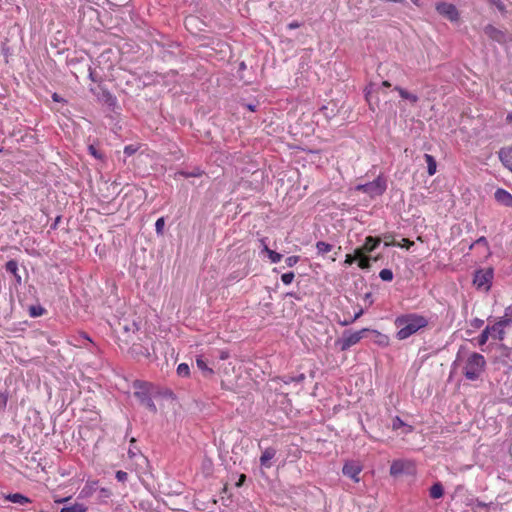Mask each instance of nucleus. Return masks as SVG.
<instances>
[{"mask_svg":"<svg viewBox=\"0 0 512 512\" xmlns=\"http://www.w3.org/2000/svg\"><path fill=\"white\" fill-rule=\"evenodd\" d=\"M395 326L399 329L396 333L398 340H404L428 325V319L417 313H407L396 317Z\"/></svg>","mask_w":512,"mask_h":512,"instance_id":"obj_1","label":"nucleus"},{"mask_svg":"<svg viewBox=\"0 0 512 512\" xmlns=\"http://www.w3.org/2000/svg\"><path fill=\"white\" fill-rule=\"evenodd\" d=\"M486 366V360L480 353L473 352L469 355L463 368V374L466 379L475 381L477 380Z\"/></svg>","mask_w":512,"mask_h":512,"instance_id":"obj_2","label":"nucleus"},{"mask_svg":"<svg viewBox=\"0 0 512 512\" xmlns=\"http://www.w3.org/2000/svg\"><path fill=\"white\" fill-rule=\"evenodd\" d=\"M133 387L135 389L134 396L138 399L140 404L155 414L157 412V407L151 397V384L145 381L135 380L133 382Z\"/></svg>","mask_w":512,"mask_h":512,"instance_id":"obj_3","label":"nucleus"},{"mask_svg":"<svg viewBox=\"0 0 512 512\" xmlns=\"http://www.w3.org/2000/svg\"><path fill=\"white\" fill-rule=\"evenodd\" d=\"M369 328H363L359 331L352 332L351 330L343 331L342 337L337 339L335 345L341 351H347L350 347L356 345L361 339L368 337Z\"/></svg>","mask_w":512,"mask_h":512,"instance_id":"obj_4","label":"nucleus"},{"mask_svg":"<svg viewBox=\"0 0 512 512\" xmlns=\"http://www.w3.org/2000/svg\"><path fill=\"white\" fill-rule=\"evenodd\" d=\"M387 189L386 179L378 176L371 182L359 184L356 186L357 191L368 194L370 197L381 196Z\"/></svg>","mask_w":512,"mask_h":512,"instance_id":"obj_5","label":"nucleus"},{"mask_svg":"<svg viewBox=\"0 0 512 512\" xmlns=\"http://www.w3.org/2000/svg\"><path fill=\"white\" fill-rule=\"evenodd\" d=\"M493 269H478L474 273L473 284L477 287V289H484L488 291L492 284L493 279Z\"/></svg>","mask_w":512,"mask_h":512,"instance_id":"obj_6","label":"nucleus"},{"mask_svg":"<svg viewBox=\"0 0 512 512\" xmlns=\"http://www.w3.org/2000/svg\"><path fill=\"white\" fill-rule=\"evenodd\" d=\"M414 475L415 465L410 461L395 460L390 466V475L393 477H399L401 475Z\"/></svg>","mask_w":512,"mask_h":512,"instance_id":"obj_7","label":"nucleus"},{"mask_svg":"<svg viewBox=\"0 0 512 512\" xmlns=\"http://www.w3.org/2000/svg\"><path fill=\"white\" fill-rule=\"evenodd\" d=\"M435 9L442 17L451 22H456L459 20L458 9L452 3L438 2L436 3Z\"/></svg>","mask_w":512,"mask_h":512,"instance_id":"obj_8","label":"nucleus"},{"mask_svg":"<svg viewBox=\"0 0 512 512\" xmlns=\"http://www.w3.org/2000/svg\"><path fill=\"white\" fill-rule=\"evenodd\" d=\"M484 33L494 42H497L498 44L504 45L508 41L507 33L505 31H502L492 24H487L484 27Z\"/></svg>","mask_w":512,"mask_h":512,"instance_id":"obj_9","label":"nucleus"},{"mask_svg":"<svg viewBox=\"0 0 512 512\" xmlns=\"http://www.w3.org/2000/svg\"><path fill=\"white\" fill-rule=\"evenodd\" d=\"M362 471V467L354 462L348 461L343 465L342 473L344 476L351 478L354 482H359V474Z\"/></svg>","mask_w":512,"mask_h":512,"instance_id":"obj_10","label":"nucleus"},{"mask_svg":"<svg viewBox=\"0 0 512 512\" xmlns=\"http://www.w3.org/2000/svg\"><path fill=\"white\" fill-rule=\"evenodd\" d=\"M495 200L505 206L512 207V194L503 188H498L494 193Z\"/></svg>","mask_w":512,"mask_h":512,"instance_id":"obj_11","label":"nucleus"},{"mask_svg":"<svg viewBox=\"0 0 512 512\" xmlns=\"http://www.w3.org/2000/svg\"><path fill=\"white\" fill-rule=\"evenodd\" d=\"M368 337L380 347H387L389 345V337L377 330L369 329Z\"/></svg>","mask_w":512,"mask_h":512,"instance_id":"obj_12","label":"nucleus"},{"mask_svg":"<svg viewBox=\"0 0 512 512\" xmlns=\"http://www.w3.org/2000/svg\"><path fill=\"white\" fill-rule=\"evenodd\" d=\"M5 270L14 276L16 286L22 284V277L18 273V262L15 259L6 262Z\"/></svg>","mask_w":512,"mask_h":512,"instance_id":"obj_13","label":"nucleus"},{"mask_svg":"<svg viewBox=\"0 0 512 512\" xmlns=\"http://www.w3.org/2000/svg\"><path fill=\"white\" fill-rule=\"evenodd\" d=\"M276 452V449L273 447L266 448L260 456V465L265 468H270L272 466L271 460L275 457Z\"/></svg>","mask_w":512,"mask_h":512,"instance_id":"obj_14","label":"nucleus"},{"mask_svg":"<svg viewBox=\"0 0 512 512\" xmlns=\"http://www.w3.org/2000/svg\"><path fill=\"white\" fill-rule=\"evenodd\" d=\"M502 164L512 172V147H503L499 151Z\"/></svg>","mask_w":512,"mask_h":512,"instance_id":"obj_15","label":"nucleus"},{"mask_svg":"<svg viewBox=\"0 0 512 512\" xmlns=\"http://www.w3.org/2000/svg\"><path fill=\"white\" fill-rule=\"evenodd\" d=\"M99 100L103 101L109 107H114L117 104L116 97L107 89L101 88V92L98 95Z\"/></svg>","mask_w":512,"mask_h":512,"instance_id":"obj_16","label":"nucleus"},{"mask_svg":"<svg viewBox=\"0 0 512 512\" xmlns=\"http://www.w3.org/2000/svg\"><path fill=\"white\" fill-rule=\"evenodd\" d=\"M487 329H490V336L493 339L504 340L505 338V330L501 327V324L494 323L493 325H487Z\"/></svg>","mask_w":512,"mask_h":512,"instance_id":"obj_17","label":"nucleus"},{"mask_svg":"<svg viewBox=\"0 0 512 512\" xmlns=\"http://www.w3.org/2000/svg\"><path fill=\"white\" fill-rule=\"evenodd\" d=\"M5 499L22 506L31 503V499L21 493L8 494L5 496Z\"/></svg>","mask_w":512,"mask_h":512,"instance_id":"obj_18","label":"nucleus"},{"mask_svg":"<svg viewBox=\"0 0 512 512\" xmlns=\"http://www.w3.org/2000/svg\"><path fill=\"white\" fill-rule=\"evenodd\" d=\"M468 505L471 506L473 512H488V508L493 505V502L485 503L479 499L472 500Z\"/></svg>","mask_w":512,"mask_h":512,"instance_id":"obj_19","label":"nucleus"},{"mask_svg":"<svg viewBox=\"0 0 512 512\" xmlns=\"http://www.w3.org/2000/svg\"><path fill=\"white\" fill-rule=\"evenodd\" d=\"M87 506L82 503H72V504H65L61 509L60 512H86Z\"/></svg>","mask_w":512,"mask_h":512,"instance_id":"obj_20","label":"nucleus"},{"mask_svg":"<svg viewBox=\"0 0 512 512\" xmlns=\"http://www.w3.org/2000/svg\"><path fill=\"white\" fill-rule=\"evenodd\" d=\"M424 159L427 163V173L429 176H433L437 171L436 159L430 154H424Z\"/></svg>","mask_w":512,"mask_h":512,"instance_id":"obj_21","label":"nucleus"},{"mask_svg":"<svg viewBox=\"0 0 512 512\" xmlns=\"http://www.w3.org/2000/svg\"><path fill=\"white\" fill-rule=\"evenodd\" d=\"M429 493L431 498L439 499L444 495V487L440 482H436L430 487Z\"/></svg>","mask_w":512,"mask_h":512,"instance_id":"obj_22","label":"nucleus"},{"mask_svg":"<svg viewBox=\"0 0 512 512\" xmlns=\"http://www.w3.org/2000/svg\"><path fill=\"white\" fill-rule=\"evenodd\" d=\"M379 244H380L379 239L372 237V236H368V237H366L365 243L362 247H364L367 252H372L379 246Z\"/></svg>","mask_w":512,"mask_h":512,"instance_id":"obj_23","label":"nucleus"},{"mask_svg":"<svg viewBox=\"0 0 512 512\" xmlns=\"http://www.w3.org/2000/svg\"><path fill=\"white\" fill-rule=\"evenodd\" d=\"M201 469L205 477L212 475L213 473V462L210 458L204 457L201 464Z\"/></svg>","mask_w":512,"mask_h":512,"instance_id":"obj_24","label":"nucleus"},{"mask_svg":"<svg viewBox=\"0 0 512 512\" xmlns=\"http://www.w3.org/2000/svg\"><path fill=\"white\" fill-rule=\"evenodd\" d=\"M29 316L32 318H36L39 316H42L46 313V309L42 307L40 304L38 305H31L28 309Z\"/></svg>","mask_w":512,"mask_h":512,"instance_id":"obj_25","label":"nucleus"},{"mask_svg":"<svg viewBox=\"0 0 512 512\" xmlns=\"http://www.w3.org/2000/svg\"><path fill=\"white\" fill-rule=\"evenodd\" d=\"M196 364H197V367L203 371L205 376H210L214 373V371L208 367L205 360H203L201 357L196 359Z\"/></svg>","mask_w":512,"mask_h":512,"instance_id":"obj_26","label":"nucleus"},{"mask_svg":"<svg viewBox=\"0 0 512 512\" xmlns=\"http://www.w3.org/2000/svg\"><path fill=\"white\" fill-rule=\"evenodd\" d=\"M316 248H317L318 254L324 255V254L330 252L332 250L333 246L324 241H318L316 243Z\"/></svg>","mask_w":512,"mask_h":512,"instance_id":"obj_27","label":"nucleus"},{"mask_svg":"<svg viewBox=\"0 0 512 512\" xmlns=\"http://www.w3.org/2000/svg\"><path fill=\"white\" fill-rule=\"evenodd\" d=\"M264 251L268 254V257L269 259L271 260L272 263H278L281 261L282 259V254L274 251V250H271L269 249L266 245L264 246Z\"/></svg>","mask_w":512,"mask_h":512,"instance_id":"obj_28","label":"nucleus"},{"mask_svg":"<svg viewBox=\"0 0 512 512\" xmlns=\"http://www.w3.org/2000/svg\"><path fill=\"white\" fill-rule=\"evenodd\" d=\"M379 277L382 281L390 282L393 280L394 274L391 269L384 268L380 271Z\"/></svg>","mask_w":512,"mask_h":512,"instance_id":"obj_29","label":"nucleus"},{"mask_svg":"<svg viewBox=\"0 0 512 512\" xmlns=\"http://www.w3.org/2000/svg\"><path fill=\"white\" fill-rule=\"evenodd\" d=\"M306 376L305 374L301 373L295 377L293 376H284L283 377V382L285 384H290L292 382H297V383H300V382H303L305 380Z\"/></svg>","mask_w":512,"mask_h":512,"instance_id":"obj_30","label":"nucleus"},{"mask_svg":"<svg viewBox=\"0 0 512 512\" xmlns=\"http://www.w3.org/2000/svg\"><path fill=\"white\" fill-rule=\"evenodd\" d=\"M9 394L5 389L4 391L0 390V413L4 412L7 406Z\"/></svg>","mask_w":512,"mask_h":512,"instance_id":"obj_31","label":"nucleus"},{"mask_svg":"<svg viewBox=\"0 0 512 512\" xmlns=\"http://www.w3.org/2000/svg\"><path fill=\"white\" fill-rule=\"evenodd\" d=\"M179 174L185 178L199 177L203 174V171L200 168H195L192 171H180Z\"/></svg>","mask_w":512,"mask_h":512,"instance_id":"obj_32","label":"nucleus"},{"mask_svg":"<svg viewBox=\"0 0 512 512\" xmlns=\"http://www.w3.org/2000/svg\"><path fill=\"white\" fill-rule=\"evenodd\" d=\"M177 374L180 377H187L190 374V368L189 365L186 363H181L177 367Z\"/></svg>","mask_w":512,"mask_h":512,"instance_id":"obj_33","label":"nucleus"},{"mask_svg":"<svg viewBox=\"0 0 512 512\" xmlns=\"http://www.w3.org/2000/svg\"><path fill=\"white\" fill-rule=\"evenodd\" d=\"M489 337H490V329H487V327H485V329L481 332V334L477 338L478 344L480 346L484 345L487 342V340L489 339Z\"/></svg>","mask_w":512,"mask_h":512,"instance_id":"obj_34","label":"nucleus"},{"mask_svg":"<svg viewBox=\"0 0 512 512\" xmlns=\"http://www.w3.org/2000/svg\"><path fill=\"white\" fill-rule=\"evenodd\" d=\"M88 151L96 159H99V160L104 159V154L100 150H98L94 145H89Z\"/></svg>","mask_w":512,"mask_h":512,"instance_id":"obj_35","label":"nucleus"},{"mask_svg":"<svg viewBox=\"0 0 512 512\" xmlns=\"http://www.w3.org/2000/svg\"><path fill=\"white\" fill-rule=\"evenodd\" d=\"M490 4L494 5L502 15L506 14V6L501 0H487Z\"/></svg>","mask_w":512,"mask_h":512,"instance_id":"obj_36","label":"nucleus"},{"mask_svg":"<svg viewBox=\"0 0 512 512\" xmlns=\"http://www.w3.org/2000/svg\"><path fill=\"white\" fill-rule=\"evenodd\" d=\"M294 277H295V274L294 272L290 271V272H286V273H283L281 275V281L285 284V285H289L293 282L294 280Z\"/></svg>","mask_w":512,"mask_h":512,"instance_id":"obj_37","label":"nucleus"},{"mask_svg":"<svg viewBox=\"0 0 512 512\" xmlns=\"http://www.w3.org/2000/svg\"><path fill=\"white\" fill-rule=\"evenodd\" d=\"M164 226H165L164 218L163 217L158 218L155 223V230L158 235L163 234Z\"/></svg>","mask_w":512,"mask_h":512,"instance_id":"obj_38","label":"nucleus"},{"mask_svg":"<svg viewBox=\"0 0 512 512\" xmlns=\"http://www.w3.org/2000/svg\"><path fill=\"white\" fill-rule=\"evenodd\" d=\"M370 261H371V257L365 255L358 261V266L361 269H368V268H370Z\"/></svg>","mask_w":512,"mask_h":512,"instance_id":"obj_39","label":"nucleus"},{"mask_svg":"<svg viewBox=\"0 0 512 512\" xmlns=\"http://www.w3.org/2000/svg\"><path fill=\"white\" fill-rule=\"evenodd\" d=\"M496 323L501 324V327L505 330V328L507 326L512 324V319L510 317L506 316V314H505Z\"/></svg>","mask_w":512,"mask_h":512,"instance_id":"obj_40","label":"nucleus"},{"mask_svg":"<svg viewBox=\"0 0 512 512\" xmlns=\"http://www.w3.org/2000/svg\"><path fill=\"white\" fill-rule=\"evenodd\" d=\"M299 260H300L299 256L292 255V256L287 257L285 262L288 267H293L299 262Z\"/></svg>","mask_w":512,"mask_h":512,"instance_id":"obj_41","label":"nucleus"},{"mask_svg":"<svg viewBox=\"0 0 512 512\" xmlns=\"http://www.w3.org/2000/svg\"><path fill=\"white\" fill-rule=\"evenodd\" d=\"M403 426H406V424L403 422V420H402L400 417L396 416V417L393 419V421H392V427H393V429H394V430H397V429H399V428H401V427H403Z\"/></svg>","mask_w":512,"mask_h":512,"instance_id":"obj_42","label":"nucleus"},{"mask_svg":"<svg viewBox=\"0 0 512 512\" xmlns=\"http://www.w3.org/2000/svg\"><path fill=\"white\" fill-rule=\"evenodd\" d=\"M367 251L364 247L356 248L354 251V258H356L358 261L366 255Z\"/></svg>","mask_w":512,"mask_h":512,"instance_id":"obj_43","label":"nucleus"},{"mask_svg":"<svg viewBox=\"0 0 512 512\" xmlns=\"http://www.w3.org/2000/svg\"><path fill=\"white\" fill-rule=\"evenodd\" d=\"M115 477L119 482H125L128 479V473L122 470H118Z\"/></svg>","mask_w":512,"mask_h":512,"instance_id":"obj_44","label":"nucleus"},{"mask_svg":"<svg viewBox=\"0 0 512 512\" xmlns=\"http://www.w3.org/2000/svg\"><path fill=\"white\" fill-rule=\"evenodd\" d=\"M137 149L138 148L134 145H127L124 147V154L126 156H132L137 151Z\"/></svg>","mask_w":512,"mask_h":512,"instance_id":"obj_45","label":"nucleus"},{"mask_svg":"<svg viewBox=\"0 0 512 512\" xmlns=\"http://www.w3.org/2000/svg\"><path fill=\"white\" fill-rule=\"evenodd\" d=\"M96 485H97L96 481L91 482V484L87 483V485L85 486V488L83 489L82 492L86 491V494H90V493H92L93 490L96 489Z\"/></svg>","mask_w":512,"mask_h":512,"instance_id":"obj_46","label":"nucleus"},{"mask_svg":"<svg viewBox=\"0 0 512 512\" xmlns=\"http://www.w3.org/2000/svg\"><path fill=\"white\" fill-rule=\"evenodd\" d=\"M484 324V321L482 319H479V318H474L472 321H471V326L475 329H479L483 326Z\"/></svg>","mask_w":512,"mask_h":512,"instance_id":"obj_47","label":"nucleus"},{"mask_svg":"<svg viewBox=\"0 0 512 512\" xmlns=\"http://www.w3.org/2000/svg\"><path fill=\"white\" fill-rule=\"evenodd\" d=\"M112 495L110 489L108 488H101L99 490V497L100 498H109Z\"/></svg>","mask_w":512,"mask_h":512,"instance_id":"obj_48","label":"nucleus"},{"mask_svg":"<svg viewBox=\"0 0 512 512\" xmlns=\"http://www.w3.org/2000/svg\"><path fill=\"white\" fill-rule=\"evenodd\" d=\"M394 90L397 91L402 99H405L408 95V91L400 86H395Z\"/></svg>","mask_w":512,"mask_h":512,"instance_id":"obj_49","label":"nucleus"},{"mask_svg":"<svg viewBox=\"0 0 512 512\" xmlns=\"http://www.w3.org/2000/svg\"><path fill=\"white\" fill-rule=\"evenodd\" d=\"M405 100L410 101V103H412V104H416L419 101V97L416 94L409 92L408 95L406 96Z\"/></svg>","mask_w":512,"mask_h":512,"instance_id":"obj_50","label":"nucleus"},{"mask_svg":"<svg viewBox=\"0 0 512 512\" xmlns=\"http://www.w3.org/2000/svg\"><path fill=\"white\" fill-rule=\"evenodd\" d=\"M398 245L401 247H405L406 249H410L414 245V242L407 238H403L402 244H398Z\"/></svg>","mask_w":512,"mask_h":512,"instance_id":"obj_51","label":"nucleus"},{"mask_svg":"<svg viewBox=\"0 0 512 512\" xmlns=\"http://www.w3.org/2000/svg\"><path fill=\"white\" fill-rule=\"evenodd\" d=\"M341 326H349L351 325L352 323L355 322V320L353 319V317H349V318H345L344 320H338L337 321Z\"/></svg>","mask_w":512,"mask_h":512,"instance_id":"obj_52","label":"nucleus"},{"mask_svg":"<svg viewBox=\"0 0 512 512\" xmlns=\"http://www.w3.org/2000/svg\"><path fill=\"white\" fill-rule=\"evenodd\" d=\"M365 98L370 106V109L374 111V108L372 107L371 99H370L371 98V90L368 89V87H366V89H365Z\"/></svg>","mask_w":512,"mask_h":512,"instance_id":"obj_53","label":"nucleus"},{"mask_svg":"<svg viewBox=\"0 0 512 512\" xmlns=\"http://www.w3.org/2000/svg\"><path fill=\"white\" fill-rule=\"evenodd\" d=\"M51 97L54 102H66L58 93H53Z\"/></svg>","mask_w":512,"mask_h":512,"instance_id":"obj_54","label":"nucleus"},{"mask_svg":"<svg viewBox=\"0 0 512 512\" xmlns=\"http://www.w3.org/2000/svg\"><path fill=\"white\" fill-rule=\"evenodd\" d=\"M60 221H61V216H57V217L55 218L54 222L51 224L50 228H51L52 230H56V229H57V227H58V224L60 223Z\"/></svg>","mask_w":512,"mask_h":512,"instance_id":"obj_55","label":"nucleus"},{"mask_svg":"<svg viewBox=\"0 0 512 512\" xmlns=\"http://www.w3.org/2000/svg\"><path fill=\"white\" fill-rule=\"evenodd\" d=\"M300 26H301V23H299L297 21H292L287 25L288 29H296V28H299Z\"/></svg>","mask_w":512,"mask_h":512,"instance_id":"obj_56","label":"nucleus"},{"mask_svg":"<svg viewBox=\"0 0 512 512\" xmlns=\"http://www.w3.org/2000/svg\"><path fill=\"white\" fill-rule=\"evenodd\" d=\"M89 78L93 82H98V79L96 78L95 72H94V70L91 67H89Z\"/></svg>","mask_w":512,"mask_h":512,"instance_id":"obj_57","label":"nucleus"},{"mask_svg":"<svg viewBox=\"0 0 512 512\" xmlns=\"http://www.w3.org/2000/svg\"><path fill=\"white\" fill-rule=\"evenodd\" d=\"M246 108L251 112H255L257 109V104H247Z\"/></svg>","mask_w":512,"mask_h":512,"instance_id":"obj_58","label":"nucleus"},{"mask_svg":"<svg viewBox=\"0 0 512 512\" xmlns=\"http://www.w3.org/2000/svg\"><path fill=\"white\" fill-rule=\"evenodd\" d=\"M364 313L363 309H360L357 313L354 314L353 319L356 321L358 318H360Z\"/></svg>","mask_w":512,"mask_h":512,"instance_id":"obj_59","label":"nucleus"},{"mask_svg":"<svg viewBox=\"0 0 512 512\" xmlns=\"http://www.w3.org/2000/svg\"><path fill=\"white\" fill-rule=\"evenodd\" d=\"M505 314L512 319V304L506 308Z\"/></svg>","mask_w":512,"mask_h":512,"instance_id":"obj_60","label":"nucleus"},{"mask_svg":"<svg viewBox=\"0 0 512 512\" xmlns=\"http://www.w3.org/2000/svg\"><path fill=\"white\" fill-rule=\"evenodd\" d=\"M246 479V475L245 474H241L240 477H239V481L237 482V486H241L243 484V482L245 481Z\"/></svg>","mask_w":512,"mask_h":512,"instance_id":"obj_61","label":"nucleus"},{"mask_svg":"<svg viewBox=\"0 0 512 512\" xmlns=\"http://www.w3.org/2000/svg\"><path fill=\"white\" fill-rule=\"evenodd\" d=\"M346 263L348 264H352L354 262V257L352 255H346V260H345Z\"/></svg>","mask_w":512,"mask_h":512,"instance_id":"obj_62","label":"nucleus"},{"mask_svg":"<svg viewBox=\"0 0 512 512\" xmlns=\"http://www.w3.org/2000/svg\"><path fill=\"white\" fill-rule=\"evenodd\" d=\"M70 500V497L61 498L58 500H55L56 503H67Z\"/></svg>","mask_w":512,"mask_h":512,"instance_id":"obj_63","label":"nucleus"},{"mask_svg":"<svg viewBox=\"0 0 512 512\" xmlns=\"http://www.w3.org/2000/svg\"><path fill=\"white\" fill-rule=\"evenodd\" d=\"M508 123H512V113H509L506 117Z\"/></svg>","mask_w":512,"mask_h":512,"instance_id":"obj_64","label":"nucleus"}]
</instances>
